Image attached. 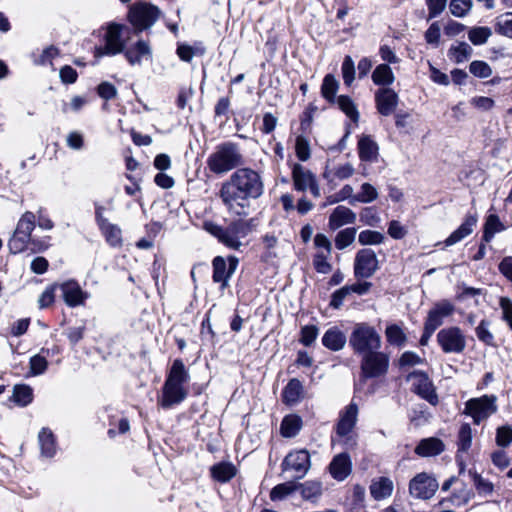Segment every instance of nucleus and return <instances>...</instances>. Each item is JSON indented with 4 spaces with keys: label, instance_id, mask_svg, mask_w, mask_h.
Here are the masks:
<instances>
[{
    "label": "nucleus",
    "instance_id": "f257e3e1",
    "mask_svg": "<svg viewBox=\"0 0 512 512\" xmlns=\"http://www.w3.org/2000/svg\"><path fill=\"white\" fill-rule=\"evenodd\" d=\"M263 190L261 176L256 171L240 168L222 183L219 197L230 212L244 215L251 200L259 198Z\"/></svg>",
    "mask_w": 512,
    "mask_h": 512
},
{
    "label": "nucleus",
    "instance_id": "f03ea898",
    "mask_svg": "<svg viewBox=\"0 0 512 512\" xmlns=\"http://www.w3.org/2000/svg\"><path fill=\"white\" fill-rule=\"evenodd\" d=\"M190 381V374L181 359H175L168 371L162 387V396L159 404L169 409L182 403L188 396L185 385Z\"/></svg>",
    "mask_w": 512,
    "mask_h": 512
},
{
    "label": "nucleus",
    "instance_id": "7ed1b4c3",
    "mask_svg": "<svg viewBox=\"0 0 512 512\" xmlns=\"http://www.w3.org/2000/svg\"><path fill=\"white\" fill-rule=\"evenodd\" d=\"M207 167L216 175H223L242 164L239 146L233 142H224L216 146L207 158Z\"/></svg>",
    "mask_w": 512,
    "mask_h": 512
},
{
    "label": "nucleus",
    "instance_id": "20e7f679",
    "mask_svg": "<svg viewBox=\"0 0 512 512\" xmlns=\"http://www.w3.org/2000/svg\"><path fill=\"white\" fill-rule=\"evenodd\" d=\"M348 345L355 356L374 349H381L382 338L376 328L367 322L356 323L348 338Z\"/></svg>",
    "mask_w": 512,
    "mask_h": 512
},
{
    "label": "nucleus",
    "instance_id": "39448f33",
    "mask_svg": "<svg viewBox=\"0 0 512 512\" xmlns=\"http://www.w3.org/2000/svg\"><path fill=\"white\" fill-rule=\"evenodd\" d=\"M204 229L209 234L216 237L219 242L232 249L239 248L241 245L240 240L244 238L249 231L247 222L243 220L233 221L226 227L213 222H205Z\"/></svg>",
    "mask_w": 512,
    "mask_h": 512
},
{
    "label": "nucleus",
    "instance_id": "423d86ee",
    "mask_svg": "<svg viewBox=\"0 0 512 512\" xmlns=\"http://www.w3.org/2000/svg\"><path fill=\"white\" fill-rule=\"evenodd\" d=\"M360 374L359 380L365 383L368 379L385 376L389 370L390 356L380 349H374L372 352H366L359 355Z\"/></svg>",
    "mask_w": 512,
    "mask_h": 512
},
{
    "label": "nucleus",
    "instance_id": "0eeeda50",
    "mask_svg": "<svg viewBox=\"0 0 512 512\" xmlns=\"http://www.w3.org/2000/svg\"><path fill=\"white\" fill-rule=\"evenodd\" d=\"M497 397L493 394L482 395L467 400L463 414L470 416L473 419L475 425H479L483 420L490 417L492 414L497 412Z\"/></svg>",
    "mask_w": 512,
    "mask_h": 512
},
{
    "label": "nucleus",
    "instance_id": "6e6552de",
    "mask_svg": "<svg viewBox=\"0 0 512 512\" xmlns=\"http://www.w3.org/2000/svg\"><path fill=\"white\" fill-rule=\"evenodd\" d=\"M160 15L161 11L157 6L147 2H140L131 6L128 19L136 31L141 32L152 27Z\"/></svg>",
    "mask_w": 512,
    "mask_h": 512
},
{
    "label": "nucleus",
    "instance_id": "1a4fd4ad",
    "mask_svg": "<svg viewBox=\"0 0 512 512\" xmlns=\"http://www.w3.org/2000/svg\"><path fill=\"white\" fill-rule=\"evenodd\" d=\"M123 26L116 23L108 25L104 35V46H96L94 56L100 58L102 56H113L124 51L125 41L122 39Z\"/></svg>",
    "mask_w": 512,
    "mask_h": 512
},
{
    "label": "nucleus",
    "instance_id": "9d476101",
    "mask_svg": "<svg viewBox=\"0 0 512 512\" xmlns=\"http://www.w3.org/2000/svg\"><path fill=\"white\" fill-rule=\"evenodd\" d=\"M436 338L441 350L446 354L462 353L466 347L465 335L458 326L442 328Z\"/></svg>",
    "mask_w": 512,
    "mask_h": 512
},
{
    "label": "nucleus",
    "instance_id": "9b49d317",
    "mask_svg": "<svg viewBox=\"0 0 512 512\" xmlns=\"http://www.w3.org/2000/svg\"><path fill=\"white\" fill-rule=\"evenodd\" d=\"M379 269V261L375 251L371 248H362L357 251L353 270L356 279H368Z\"/></svg>",
    "mask_w": 512,
    "mask_h": 512
},
{
    "label": "nucleus",
    "instance_id": "f8f14e48",
    "mask_svg": "<svg viewBox=\"0 0 512 512\" xmlns=\"http://www.w3.org/2000/svg\"><path fill=\"white\" fill-rule=\"evenodd\" d=\"M411 379H416L412 384V392L432 406H436L439 403V398L434 384L425 371L413 370L406 377L407 381Z\"/></svg>",
    "mask_w": 512,
    "mask_h": 512
},
{
    "label": "nucleus",
    "instance_id": "ddd939ff",
    "mask_svg": "<svg viewBox=\"0 0 512 512\" xmlns=\"http://www.w3.org/2000/svg\"><path fill=\"white\" fill-rule=\"evenodd\" d=\"M438 487V481L435 477L426 472H421L410 480L409 493L417 499L428 500L435 495Z\"/></svg>",
    "mask_w": 512,
    "mask_h": 512
},
{
    "label": "nucleus",
    "instance_id": "4468645a",
    "mask_svg": "<svg viewBox=\"0 0 512 512\" xmlns=\"http://www.w3.org/2000/svg\"><path fill=\"white\" fill-rule=\"evenodd\" d=\"M238 259L230 256L227 259L217 256L213 259V281L220 284V288L224 290L229 285V279L235 273L238 266Z\"/></svg>",
    "mask_w": 512,
    "mask_h": 512
},
{
    "label": "nucleus",
    "instance_id": "2eb2a0df",
    "mask_svg": "<svg viewBox=\"0 0 512 512\" xmlns=\"http://www.w3.org/2000/svg\"><path fill=\"white\" fill-rule=\"evenodd\" d=\"M58 289L61 291L65 304L71 308L85 305L86 300L90 297L89 293L84 291L75 280H67L58 284Z\"/></svg>",
    "mask_w": 512,
    "mask_h": 512
},
{
    "label": "nucleus",
    "instance_id": "dca6fc26",
    "mask_svg": "<svg viewBox=\"0 0 512 512\" xmlns=\"http://www.w3.org/2000/svg\"><path fill=\"white\" fill-rule=\"evenodd\" d=\"M454 312L455 306L451 301L440 300L428 311L424 324L436 331L444 324L445 318L452 316Z\"/></svg>",
    "mask_w": 512,
    "mask_h": 512
},
{
    "label": "nucleus",
    "instance_id": "f3484780",
    "mask_svg": "<svg viewBox=\"0 0 512 512\" xmlns=\"http://www.w3.org/2000/svg\"><path fill=\"white\" fill-rule=\"evenodd\" d=\"M398 102V94L390 87L379 88L375 92L376 109L382 116L391 115L396 110Z\"/></svg>",
    "mask_w": 512,
    "mask_h": 512
},
{
    "label": "nucleus",
    "instance_id": "a211bd4d",
    "mask_svg": "<svg viewBox=\"0 0 512 512\" xmlns=\"http://www.w3.org/2000/svg\"><path fill=\"white\" fill-rule=\"evenodd\" d=\"M358 406L356 403H349L343 411L340 412L336 424V433L340 437L347 436L355 427L357 422Z\"/></svg>",
    "mask_w": 512,
    "mask_h": 512
},
{
    "label": "nucleus",
    "instance_id": "6ab92c4d",
    "mask_svg": "<svg viewBox=\"0 0 512 512\" xmlns=\"http://www.w3.org/2000/svg\"><path fill=\"white\" fill-rule=\"evenodd\" d=\"M328 470L333 479L345 480L352 472L351 457L347 452L335 455L329 463Z\"/></svg>",
    "mask_w": 512,
    "mask_h": 512
},
{
    "label": "nucleus",
    "instance_id": "aec40b11",
    "mask_svg": "<svg viewBox=\"0 0 512 512\" xmlns=\"http://www.w3.org/2000/svg\"><path fill=\"white\" fill-rule=\"evenodd\" d=\"M297 492L304 500L313 501L322 494V484L314 480L299 483L297 479H290V497Z\"/></svg>",
    "mask_w": 512,
    "mask_h": 512
},
{
    "label": "nucleus",
    "instance_id": "412c9836",
    "mask_svg": "<svg viewBox=\"0 0 512 512\" xmlns=\"http://www.w3.org/2000/svg\"><path fill=\"white\" fill-rule=\"evenodd\" d=\"M477 221L478 217L476 213L467 214L461 225L444 240V245L446 247L455 245L456 243L460 242L461 240L469 236L473 232V229L476 226Z\"/></svg>",
    "mask_w": 512,
    "mask_h": 512
},
{
    "label": "nucleus",
    "instance_id": "4be33fe9",
    "mask_svg": "<svg viewBox=\"0 0 512 512\" xmlns=\"http://www.w3.org/2000/svg\"><path fill=\"white\" fill-rule=\"evenodd\" d=\"M347 342L346 334L338 326L328 328L321 338L322 345L332 352L342 350Z\"/></svg>",
    "mask_w": 512,
    "mask_h": 512
},
{
    "label": "nucleus",
    "instance_id": "5701e85b",
    "mask_svg": "<svg viewBox=\"0 0 512 512\" xmlns=\"http://www.w3.org/2000/svg\"><path fill=\"white\" fill-rule=\"evenodd\" d=\"M311 467L310 454L306 449L290 451V471H294V479L303 478Z\"/></svg>",
    "mask_w": 512,
    "mask_h": 512
},
{
    "label": "nucleus",
    "instance_id": "b1692460",
    "mask_svg": "<svg viewBox=\"0 0 512 512\" xmlns=\"http://www.w3.org/2000/svg\"><path fill=\"white\" fill-rule=\"evenodd\" d=\"M445 449L444 442L437 437L423 438L416 445L414 452L420 457L440 455Z\"/></svg>",
    "mask_w": 512,
    "mask_h": 512
},
{
    "label": "nucleus",
    "instance_id": "393cba45",
    "mask_svg": "<svg viewBox=\"0 0 512 512\" xmlns=\"http://www.w3.org/2000/svg\"><path fill=\"white\" fill-rule=\"evenodd\" d=\"M355 221V212L346 206L339 205L330 214L328 226L331 230H336L345 224H353Z\"/></svg>",
    "mask_w": 512,
    "mask_h": 512
},
{
    "label": "nucleus",
    "instance_id": "a878e982",
    "mask_svg": "<svg viewBox=\"0 0 512 512\" xmlns=\"http://www.w3.org/2000/svg\"><path fill=\"white\" fill-rule=\"evenodd\" d=\"M124 55L131 65H140L143 59H151L152 51L148 42L139 40L134 46L126 49Z\"/></svg>",
    "mask_w": 512,
    "mask_h": 512
},
{
    "label": "nucleus",
    "instance_id": "bb28decb",
    "mask_svg": "<svg viewBox=\"0 0 512 512\" xmlns=\"http://www.w3.org/2000/svg\"><path fill=\"white\" fill-rule=\"evenodd\" d=\"M379 147L370 135H362L358 141V154L363 162H373L377 159Z\"/></svg>",
    "mask_w": 512,
    "mask_h": 512
},
{
    "label": "nucleus",
    "instance_id": "cd10ccee",
    "mask_svg": "<svg viewBox=\"0 0 512 512\" xmlns=\"http://www.w3.org/2000/svg\"><path fill=\"white\" fill-rule=\"evenodd\" d=\"M315 175L301 164L295 163L292 168V179L294 189L300 192L306 191L309 183L315 179Z\"/></svg>",
    "mask_w": 512,
    "mask_h": 512
},
{
    "label": "nucleus",
    "instance_id": "c85d7f7f",
    "mask_svg": "<svg viewBox=\"0 0 512 512\" xmlns=\"http://www.w3.org/2000/svg\"><path fill=\"white\" fill-rule=\"evenodd\" d=\"M41 456L52 458L57 451L56 438L49 428H42L38 434Z\"/></svg>",
    "mask_w": 512,
    "mask_h": 512
},
{
    "label": "nucleus",
    "instance_id": "c756f323",
    "mask_svg": "<svg viewBox=\"0 0 512 512\" xmlns=\"http://www.w3.org/2000/svg\"><path fill=\"white\" fill-rule=\"evenodd\" d=\"M393 492V482L388 477L381 476L373 480L370 485V494L373 499L379 501L391 496Z\"/></svg>",
    "mask_w": 512,
    "mask_h": 512
},
{
    "label": "nucleus",
    "instance_id": "7c9ffc66",
    "mask_svg": "<svg viewBox=\"0 0 512 512\" xmlns=\"http://www.w3.org/2000/svg\"><path fill=\"white\" fill-rule=\"evenodd\" d=\"M505 229V225L501 222L497 214H489L483 225L481 240L483 242H491L496 233L502 232Z\"/></svg>",
    "mask_w": 512,
    "mask_h": 512
},
{
    "label": "nucleus",
    "instance_id": "2f4dec72",
    "mask_svg": "<svg viewBox=\"0 0 512 512\" xmlns=\"http://www.w3.org/2000/svg\"><path fill=\"white\" fill-rule=\"evenodd\" d=\"M339 81L336 79L335 75L332 73H328L324 76L322 84H321V96L329 103L335 104L338 96L337 92L339 90Z\"/></svg>",
    "mask_w": 512,
    "mask_h": 512
},
{
    "label": "nucleus",
    "instance_id": "473e14b6",
    "mask_svg": "<svg viewBox=\"0 0 512 512\" xmlns=\"http://www.w3.org/2000/svg\"><path fill=\"white\" fill-rule=\"evenodd\" d=\"M472 53V47L465 41H460L457 45H451L447 51V56L455 64H462L471 58Z\"/></svg>",
    "mask_w": 512,
    "mask_h": 512
},
{
    "label": "nucleus",
    "instance_id": "72a5a7b5",
    "mask_svg": "<svg viewBox=\"0 0 512 512\" xmlns=\"http://www.w3.org/2000/svg\"><path fill=\"white\" fill-rule=\"evenodd\" d=\"M371 78L373 83L380 86V88L389 87L395 80L392 68L388 64L377 65L372 72Z\"/></svg>",
    "mask_w": 512,
    "mask_h": 512
},
{
    "label": "nucleus",
    "instance_id": "f704fd0d",
    "mask_svg": "<svg viewBox=\"0 0 512 512\" xmlns=\"http://www.w3.org/2000/svg\"><path fill=\"white\" fill-rule=\"evenodd\" d=\"M211 476L220 483L229 482L237 473L235 465L231 462H220L213 465L210 469Z\"/></svg>",
    "mask_w": 512,
    "mask_h": 512
},
{
    "label": "nucleus",
    "instance_id": "c9c22d12",
    "mask_svg": "<svg viewBox=\"0 0 512 512\" xmlns=\"http://www.w3.org/2000/svg\"><path fill=\"white\" fill-rule=\"evenodd\" d=\"M385 337L390 345L396 347H403L407 341L404 330L397 323H390L386 326Z\"/></svg>",
    "mask_w": 512,
    "mask_h": 512
},
{
    "label": "nucleus",
    "instance_id": "e433bc0d",
    "mask_svg": "<svg viewBox=\"0 0 512 512\" xmlns=\"http://www.w3.org/2000/svg\"><path fill=\"white\" fill-rule=\"evenodd\" d=\"M98 227L110 246L119 247L122 245V231L119 226L108 221Z\"/></svg>",
    "mask_w": 512,
    "mask_h": 512
},
{
    "label": "nucleus",
    "instance_id": "4c0bfd02",
    "mask_svg": "<svg viewBox=\"0 0 512 512\" xmlns=\"http://www.w3.org/2000/svg\"><path fill=\"white\" fill-rule=\"evenodd\" d=\"M335 104H337L338 108L354 123H358L359 121V111L352 100V98L348 95H339Z\"/></svg>",
    "mask_w": 512,
    "mask_h": 512
},
{
    "label": "nucleus",
    "instance_id": "58836bf2",
    "mask_svg": "<svg viewBox=\"0 0 512 512\" xmlns=\"http://www.w3.org/2000/svg\"><path fill=\"white\" fill-rule=\"evenodd\" d=\"M468 474L479 495L487 496L493 493L494 484L490 480L483 478L475 469H469Z\"/></svg>",
    "mask_w": 512,
    "mask_h": 512
},
{
    "label": "nucleus",
    "instance_id": "ea45409f",
    "mask_svg": "<svg viewBox=\"0 0 512 512\" xmlns=\"http://www.w3.org/2000/svg\"><path fill=\"white\" fill-rule=\"evenodd\" d=\"M472 445V428L469 423H463L458 431L457 453L467 452Z\"/></svg>",
    "mask_w": 512,
    "mask_h": 512
},
{
    "label": "nucleus",
    "instance_id": "a19ab883",
    "mask_svg": "<svg viewBox=\"0 0 512 512\" xmlns=\"http://www.w3.org/2000/svg\"><path fill=\"white\" fill-rule=\"evenodd\" d=\"M35 221L36 216L33 212H25L19 219L15 232H18V235L31 238V233L35 228Z\"/></svg>",
    "mask_w": 512,
    "mask_h": 512
},
{
    "label": "nucleus",
    "instance_id": "79ce46f5",
    "mask_svg": "<svg viewBox=\"0 0 512 512\" xmlns=\"http://www.w3.org/2000/svg\"><path fill=\"white\" fill-rule=\"evenodd\" d=\"M491 34L492 30L487 26H474L468 31V39L473 45L480 46L488 41Z\"/></svg>",
    "mask_w": 512,
    "mask_h": 512
},
{
    "label": "nucleus",
    "instance_id": "37998d69",
    "mask_svg": "<svg viewBox=\"0 0 512 512\" xmlns=\"http://www.w3.org/2000/svg\"><path fill=\"white\" fill-rule=\"evenodd\" d=\"M494 30L497 34L512 39V12H506L495 20Z\"/></svg>",
    "mask_w": 512,
    "mask_h": 512
},
{
    "label": "nucleus",
    "instance_id": "c03bdc74",
    "mask_svg": "<svg viewBox=\"0 0 512 512\" xmlns=\"http://www.w3.org/2000/svg\"><path fill=\"white\" fill-rule=\"evenodd\" d=\"M13 400L19 406H27L33 400V390L26 384L15 385L13 389Z\"/></svg>",
    "mask_w": 512,
    "mask_h": 512
},
{
    "label": "nucleus",
    "instance_id": "a18cd8bd",
    "mask_svg": "<svg viewBox=\"0 0 512 512\" xmlns=\"http://www.w3.org/2000/svg\"><path fill=\"white\" fill-rule=\"evenodd\" d=\"M357 229L355 227H348L340 230L334 239L335 247L338 250H344L351 245L356 237Z\"/></svg>",
    "mask_w": 512,
    "mask_h": 512
},
{
    "label": "nucleus",
    "instance_id": "49530a36",
    "mask_svg": "<svg viewBox=\"0 0 512 512\" xmlns=\"http://www.w3.org/2000/svg\"><path fill=\"white\" fill-rule=\"evenodd\" d=\"M384 240V234L376 230H363L358 235V242L362 246L380 245Z\"/></svg>",
    "mask_w": 512,
    "mask_h": 512
},
{
    "label": "nucleus",
    "instance_id": "de8ad7c7",
    "mask_svg": "<svg viewBox=\"0 0 512 512\" xmlns=\"http://www.w3.org/2000/svg\"><path fill=\"white\" fill-rule=\"evenodd\" d=\"M378 198L377 189L370 183L365 182L361 185L360 192L353 198L356 203H371Z\"/></svg>",
    "mask_w": 512,
    "mask_h": 512
},
{
    "label": "nucleus",
    "instance_id": "09e8293b",
    "mask_svg": "<svg viewBox=\"0 0 512 512\" xmlns=\"http://www.w3.org/2000/svg\"><path fill=\"white\" fill-rule=\"evenodd\" d=\"M495 443L500 448H507L512 443V426L509 424L497 427Z\"/></svg>",
    "mask_w": 512,
    "mask_h": 512
},
{
    "label": "nucleus",
    "instance_id": "8fccbe9b",
    "mask_svg": "<svg viewBox=\"0 0 512 512\" xmlns=\"http://www.w3.org/2000/svg\"><path fill=\"white\" fill-rule=\"evenodd\" d=\"M329 255L324 252H317L313 255L312 264L317 273L325 275L332 271V264L328 261Z\"/></svg>",
    "mask_w": 512,
    "mask_h": 512
},
{
    "label": "nucleus",
    "instance_id": "3c124183",
    "mask_svg": "<svg viewBox=\"0 0 512 512\" xmlns=\"http://www.w3.org/2000/svg\"><path fill=\"white\" fill-rule=\"evenodd\" d=\"M47 368V359L40 354H36L30 358L28 376L42 375L46 372Z\"/></svg>",
    "mask_w": 512,
    "mask_h": 512
},
{
    "label": "nucleus",
    "instance_id": "603ef678",
    "mask_svg": "<svg viewBox=\"0 0 512 512\" xmlns=\"http://www.w3.org/2000/svg\"><path fill=\"white\" fill-rule=\"evenodd\" d=\"M472 5V0H450L449 9L453 16L463 18L470 12Z\"/></svg>",
    "mask_w": 512,
    "mask_h": 512
},
{
    "label": "nucleus",
    "instance_id": "864d4df0",
    "mask_svg": "<svg viewBox=\"0 0 512 512\" xmlns=\"http://www.w3.org/2000/svg\"><path fill=\"white\" fill-rule=\"evenodd\" d=\"M295 154L298 160L302 162L307 161L311 156L309 140L303 135H298L296 137Z\"/></svg>",
    "mask_w": 512,
    "mask_h": 512
},
{
    "label": "nucleus",
    "instance_id": "5fc2aeb1",
    "mask_svg": "<svg viewBox=\"0 0 512 512\" xmlns=\"http://www.w3.org/2000/svg\"><path fill=\"white\" fill-rule=\"evenodd\" d=\"M490 322L487 319H482L475 329V333L479 341L487 346H494V336L489 330Z\"/></svg>",
    "mask_w": 512,
    "mask_h": 512
},
{
    "label": "nucleus",
    "instance_id": "6e6d98bb",
    "mask_svg": "<svg viewBox=\"0 0 512 512\" xmlns=\"http://www.w3.org/2000/svg\"><path fill=\"white\" fill-rule=\"evenodd\" d=\"M469 72L477 78L485 79L492 75V68L483 60H474L469 64Z\"/></svg>",
    "mask_w": 512,
    "mask_h": 512
},
{
    "label": "nucleus",
    "instance_id": "4d7b16f0",
    "mask_svg": "<svg viewBox=\"0 0 512 512\" xmlns=\"http://www.w3.org/2000/svg\"><path fill=\"white\" fill-rule=\"evenodd\" d=\"M355 72V64L352 57L350 55H346L341 65L342 78L346 86H351L353 83L355 79Z\"/></svg>",
    "mask_w": 512,
    "mask_h": 512
},
{
    "label": "nucleus",
    "instance_id": "13d9d810",
    "mask_svg": "<svg viewBox=\"0 0 512 512\" xmlns=\"http://www.w3.org/2000/svg\"><path fill=\"white\" fill-rule=\"evenodd\" d=\"M30 240L31 238L23 235H18V232L14 231V234L8 242L10 252L13 254L23 252L27 248V245L30 243Z\"/></svg>",
    "mask_w": 512,
    "mask_h": 512
},
{
    "label": "nucleus",
    "instance_id": "bf43d9fd",
    "mask_svg": "<svg viewBox=\"0 0 512 512\" xmlns=\"http://www.w3.org/2000/svg\"><path fill=\"white\" fill-rule=\"evenodd\" d=\"M305 397L302 382L297 378H290V407L299 403Z\"/></svg>",
    "mask_w": 512,
    "mask_h": 512
},
{
    "label": "nucleus",
    "instance_id": "052dcab7",
    "mask_svg": "<svg viewBox=\"0 0 512 512\" xmlns=\"http://www.w3.org/2000/svg\"><path fill=\"white\" fill-rule=\"evenodd\" d=\"M318 332L319 329L316 325L303 326L300 330L299 342L306 347L311 346L315 342Z\"/></svg>",
    "mask_w": 512,
    "mask_h": 512
},
{
    "label": "nucleus",
    "instance_id": "680f3d73",
    "mask_svg": "<svg viewBox=\"0 0 512 512\" xmlns=\"http://www.w3.org/2000/svg\"><path fill=\"white\" fill-rule=\"evenodd\" d=\"M441 28L439 22L435 21L430 24L424 33V38L427 44L437 47L440 42Z\"/></svg>",
    "mask_w": 512,
    "mask_h": 512
},
{
    "label": "nucleus",
    "instance_id": "e2e57ef3",
    "mask_svg": "<svg viewBox=\"0 0 512 512\" xmlns=\"http://www.w3.org/2000/svg\"><path fill=\"white\" fill-rule=\"evenodd\" d=\"M423 361L424 359H422L416 352L405 351L399 357L397 364L399 368H404L422 364Z\"/></svg>",
    "mask_w": 512,
    "mask_h": 512
},
{
    "label": "nucleus",
    "instance_id": "0e129e2a",
    "mask_svg": "<svg viewBox=\"0 0 512 512\" xmlns=\"http://www.w3.org/2000/svg\"><path fill=\"white\" fill-rule=\"evenodd\" d=\"M350 295L346 285L336 289L330 296L329 307L338 310L342 307L343 301Z\"/></svg>",
    "mask_w": 512,
    "mask_h": 512
},
{
    "label": "nucleus",
    "instance_id": "69168bd1",
    "mask_svg": "<svg viewBox=\"0 0 512 512\" xmlns=\"http://www.w3.org/2000/svg\"><path fill=\"white\" fill-rule=\"evenodd\" d=\"M428 8L427 21L438 17L446 8L447 0H426Z\"/></svg>",
    "mask_w": 512,
    "mask_h": 512
},
{
    "label": "nucleus",
    "instance_id": "338daca9",
    "mask_svg": "<svg viewBox=\"0 0 512 512\" xmlns=\"http://www.w3.org/2000/svg\"><path fill=\"white\" fill-rule=\"evenodd\" d=\"M360 221L365 225L374 227L380 221L375 207H364L360 212Z\"/></svg>",
    "mask_w": 512,
    "mask_h": 512
},
{
    "label": "nucleus",
    "instance_id": "774afa93",
    "mask_svg": "<svg viewBox=\"0 0 512 512\" xmlns=\"http://www.w3.org/2000/svg\"><path fill=\"white\" fill-rule=\"evenodd\" d=\"M499 305L502 310V319L512 330V300L508 297H501Z\"/></svg>",
    "mask_w": 512,
    "mask_h": 512
}]
</instances>
